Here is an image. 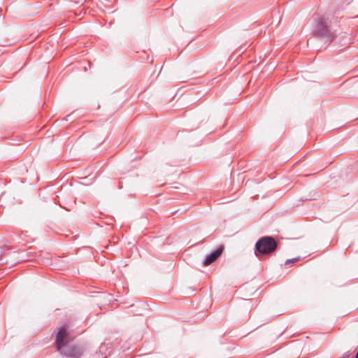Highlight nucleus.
<instances>
[{
    "mask_svg": "<svg viewBox=\"0 0 358 358\" xmlns=\"http://www.w3.org/2000/svg\"><path fill=\"white\" fill-rule=\"evenodd\" d=\"M72 340L73 337L70 336L69 331L65 326H62L56 335L57 350L64 357L78 358L83 355V350L78 345H71Z\"/></svg>",
    "mask_w": 358,
    "mask_h": 358,
    "instance_id": "nucleus-1",
    "label": "nucleus"
},
{
    "mask_svg": "<svg viewBox=\"0 0 358 358\" xmlns=\"http://www.w3.org/2000/svg\"><path fill=\"white\" fill-rule=\"evenodd\" d=\"M315 20L316 21L314 31L315 33L320 36L327 37L329 42H331L333 39V36L330 31V25L329 18L324 16L317 15L315 17Z\"/></svg>",
    "mask_w": 358,
    "mask_h": 358,
    "instance_id": "nucleus-2",
    "label": "nucleus"
},
{
    "mask_svg": "<svg viewBox=\"0 0 358 358\" xmlns=\"http://www.w3.org/2000/svg\"><path fill=\"white\" fill-rule=\"evenodd\" d=\"M276 247L277 243L273 238L270 236L262 237L256 243L255 255L258 256V253H271L275 250Z\"/></svg>",
    "mask_w": 358,
    "mask_h": 358,
    "instance_id": "nucleus-3",
    "label": "nucleus"
},
{
    "mask_svg": "<svg viewBox=\"0 0 358 358\" xmlns=\"http://www.w3.org/2000/svg\"><path fill=\"white\" fill-rule=\"evenodd\" d=\"M222 247H220L216 249L214 252L210 253L207 257L205 259L203 262V264L208 266L213 262L222 253Z\"/></svg>",
    "mask_w": 358,
    "mask_h": 358,
    "instance_id": "nucleus-4",
    "label": "nucleus"
},
{
    "mask_svg": "<svg viewBox=\"0 0 358 358\" xmlns=\"http://www.w3.org/2000/svg\"><path fill=\"white\" fill-rule=\"evenodd\" d=\"M295 261H296V259H288L286 261V264L291 262H295Z\"/></svg>",
    "mask_w": 358,
    "mask_h": 358,
    "instance_id": "nucleus-5",
    "label": "nucleus"
}]
</instances>
